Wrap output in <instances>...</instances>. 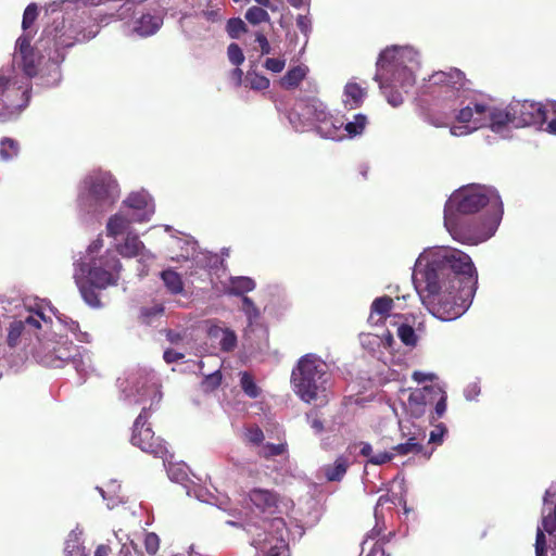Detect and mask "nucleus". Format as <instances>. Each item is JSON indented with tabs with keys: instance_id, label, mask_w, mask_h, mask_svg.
I'll return each mask as SVG.
<instances>
[{
	"instance_id": "40",
	"label": "nucleus",
	"mask_w": 556,
	"mask_h": 556,
	"mask_svg": "<svg viewBox=\"0 0 556 556\" xmlns=\"http://www.w3.org/2000/svg\"><path fill=\"white\" fill-rule=\"evenodd\" d=\"M397 337L406 345H415L417 341L414 328L407 324H403L399 327Z\"/></svg>"
},
{
	"instance_id": "16",
	"label": "nucleus",
	"mask_w": 556,
	"mask_h": 556,
	"mask_svg": "<svg viewBox=\"0 0 556 556\" xmlns=\"http://www.w3.org/2000/svg\"><path fill=\"white\" fill-rule=\"evenodd\" d=\"M439 391L440 386L438 384L426 386L424 388L412 391L406 404V409L409 415L414 418H420L424 416L427 406L431 405V392Z\"/></svg>"
},
{
	"instance_id": "20",
	"label": "nucleus",
	"mask_w": 556,
	"mask_h": 556,
	"mask_svg": "<svg viewBox=\"0 0 556 556\" xmlns=\"http://www.w3.org/2000/svg\"><path fill=\"white\" fill-rule=\"evenodd\" d=\"M543 501L544 505L555 503L553 511L543 516L542 526L551 536L552 556H556V490H546Z\"/></svg>"
},
{
	"instance_id": "27",
	"label": "nucleus",
	"mask_w": 556,
	"mask_h": 556,
	"mask_svg": "<svg viewBox=\"0 0 556 556\" xmlns=\"http://www.w3.org/2000/svg\"><path fill=\"white\" fill-rule=\"evenodd\" d=\"M161 278L172 294H179L184 291V282L181 276L173 270L166 269L161 273Z\"/></svg>"
},
{
	"instance_id": "14",
	"label": "nucleus",
	"mask_w": 556,
	"mask_h": 556,
	"mask_svg": "<svg viewBox=\"0 0 556 556\" xmlns=\"http://www.w3.org/2000/svg\"><path fill=\"white\" fill-rule=\"evenodd\" d=\"M514 127L542 126L546 122V110L542 103L533 101H511Z\"/></svg>"
},
{
	"instance_id": "19",
	"label": "nucleus",
	"mask_w": 556,
	"mask_h": 556,
	"mask_svg": "<svg viewBox=\"0 0 556 556\" xmlns=\"http://www.w3.org/2000/svg\"><path fill=\"white\" fill-rule=\"evenodd\" d=\"M509 126L514 127L510 103L504 109L488 105L486 125L484 127H489L494 132H501Z\"/></svg>"
},
{
	"instance_id": "42",
	"label": "nucleus",
	"mask_w": 556,
	"mask_h": 556,
	"mask_svg": "<svg viewBox=\"0 0 556 556\" xmlns=\"http://www.w3.org/2000/svg\"><path fill=\"white\" fill-rule=\"evenodd\" d=\"M248 441L255 445L257 448L264 443L265 435L258 426H250L245 429Z\"/></svg>"
},
{
	"instance_id": "41",
	"label": "nucleus",
	"mask_w": 556,
	"mask_h": 556,
	"mask_svg": "<svg viewBox=\"0 0 556 556\" xmlns=\"http://www.w3.org/2000/svg\"><path fill=\"white\" fill-rule=\"evenodd\" d=\"M37 17H38L37 5L35 3L28 4L23 14V21H22L23 30L27 31L34 25Z\"/></svg>"
},
{
	"instance_id": "64",
	"label": "nucleus",
	"mask_w": 556,
	"mask_h": 556,
	"mask_svg": "<svg viewBox=\"0 0 556 556\" xmlns=\"http://www.w3.org/2000/svg\"><path fill=\"white\" fill-rule=\"evenodd\" d=\"M547 131L556 135V117L547 123Z\"/></svg>"
},
{
	"instance_id": "31",
	"label": "nucleus",
	"mask_w": 556,
	"mask_h": 556,
	"mask_svg": "<svg viewBox=\"0 0 556 556\" xmlns=\"http://www.w3.org/2000/svg\"><path fill=\"white\" fill-rule=\"evenodd\" d=\"M129 223V219L122 214L113 215L110 217L106 225L108 235L115 237L123 233L127 229Z\"/></svg>"
},
{
	"instance_id": "35",
	"label": "nucleus",
	"mask_w": 556,
	"mask_h": 556,
	"mask_svg": "<svg viewBox=\"0 0 556 556\" xmlns=\"http://www.w3.org/2000/svg\"><path fill=\"white\" fill-rule=\"evenodd\" d=\"M367 125V116L364 114L354 115V119L348 122L344 125V129L348 132L349 137L353 138L361 134H363L365 127Z\"/></svg>"
},
{
	"instance_id": "44",
	"label": "nucleus",
	"mask_w": 556,
	"mask_h": 556,
	"mask_svg": "<svg viewBox=\"0 0 556 556\" xmlns=\"http://www.w3.org/2000/svg\"><path fill=\"white\" fill-rule=\"evenodd\" d=\"M245 396L251 399H262L263 390L255 383L253 377L245 372Z\"/></svg>"
},
{
	"instance_id": "13",
	"label": "nucleus",
	"mask_w": 556,
	"mask_h": 556,
	"mask_svg": "<svg viewBox=\"0 0 556 556\" xmlns=\"http://www.w3.org/2000/svg\"><path fill=\"white\" fill-rule=\"evenodd\" d=\"M31 36L24 34L16 40L14 61L26 76V80L37 76L41 60L47 56L43 49L30 46Z\"/></svg>"
},
{
	"instance_id": "48",
	"label": "nucleus",
	"mask_w": 556,
	"mask_h": 556,
	"mask_svg": "<svg viewBox=\"0 0 556 556\" xmlns=\"http://www.w3.org/2000/svg\"><path fill=\"white\" fill-rule=\"evenodd\" d=\"M144 548L148 554L154 555L160 548V539L154 532H149L144 536Z\"/></svg>"
},
{
	"instance_id": "32",
	"label": "nucleus",
	"mask_w": 556,
	"mask_h": 556,
	"mask_svg": "<svg viewBox=\"0 0 556 556\" xmlns=\"http://www.w3.org/2000/svg\"><path fill=\"white\" fill-rule=\"evenodd\" d=\"M143 248L142 242L137 236H127L125 242L119 248V253L126 257L137 256Z\"/></svg>"
},
{
	"instance_id": "21",
	"label": "nucleus",
	"mask_w": 556,
	"mask_h": 556,
	"mask_svg": "<svg viewBox=\"0 0 556 556\" xmlns=\"http://www.w3.org/2000/svg\"><path fill=\"white\" fill-rule=\"evenodd\" d=\"M252 504L262 513L274 511L277 507L278 496L275 492L266 489H253L249 493Z\"/></svg>"
},
{
	"instance_id": "1",
	"label": "nucleus",
	"mask_w": 556,
	"mask_h": 556,
	"mask_svg": "<svg viewBox=\"0 0 556 556\" xmlns=\"http://www.w3.org/2000/svg\"><path fill=\"white\" fill-rule=\"evenodd\" d=\"M426 299L432 314L441 320H454L468 308L478 274L468 254L457 249L435 252L421 273Z\"/></svg>"
},
{
	"instance_id": "5",
	"label": "nucleus",
	"mask_w": 556,
	"mask_h": 556,
	"mask_svg": "<svg viewBox=\"0 0 556 556\" xmlns=\"http://www.w3.org/2000/svg\"><path fill=\"white\" fill-rule=\"evenodd\" d=\"M329 377L327 365L314 354L302 356L291 374L296 394L305 402L316 401L325 392Z\"/></svg>"
},
{
	"instance_id": "56",
	"label": "nucleus",
	"mask_w": 556,
	"mask_h": 556,
	"mask_svg": "<svg viewBox=\"0 0 556 556\" xmlns=\"http://www.w3.org/2000/svg\"><path fill=\"white\" fill-rule=\"evenodd\" d=\"M412 378L417 383H424L426 381H433L437 377L434 374H426V372L416 370L413 372Z\"/></svg>"
},
{
	"instance_id": "26",
	"label": "nucleus",
	"mask_w": 556,
	"mask_h": 556,
	"mask_svg": "<svg viewBox=\"0 0 556 556\" xmlns=\"http://www.w3.org/2000/svg\"><path fill=\"white\" fill-rule=\"evenodd\" d=\"M161 26V20L151 14H143L138 21L135 30L141 36L153 35Z\"/></svg>"
},
{
	"instance_id": "53",
	"label": "nucleus",
	"mask_w": 556,
	"mask_h": 556,
	"mask_svg": "<svg viewBox=\"0 0 556 556\" xmlns=\"http://www.w3.org/2000/svg\"><path fill=\"white\" fill-rule=\"evenodd\" d=\"M255 41L258 43L262 54H268L270 52V45L264 34L256 33Z\"/></svg>"
},
{
	"instance_id": "4",
	"label": "nucleus",
	"mask_w": 556,
	"mask_h": 556,
	"mask_svg": "<svg viewBox=\"0 0 556 556\" xmlns=\"http://www.w3.org/2000/svg\"><path fill=\"white\" fill-rule=\"evenodd\" d=\"M98 31L99 26L96 24L86 29L79 25H66L64 20L54 21L52 26L43 29L38 40V49L45 50L48 61L58 64L64 60V49L94 38Z\"/></svg>"
},
{
	"instance_id": "2",
	"label": "nucleus",
	"mask_w": 556,
	"mask_h": 556,
	"mask_svg": "<svg viewBox=\"0 0 556 556\" xmlns=\"http://www.w3.org/2000/svg\"><path fill=\"white\" fill-rule=\"evenodd\" d=\"M503 213L500 195L484 187H467L456 191L445 203L444 226L462 243L484 240Z\"/></svg>"
},
{
	"instance_id": "47",
	"label": "nucleus",
	"mask_w": 556,
	"mask_h": 556,
	"mask_svg": "<svg viewBox=\"0 0 556 556\" xmlns=\"http://www.w3.org/2000/svg\"><path fill=\"white\" fill-rule=\"evenodd\" d=\"M227 54L229 61L236 66H239L243 62V52L238 43H230L227 48Z\"/></svg>"
},
{
	"instance_id": "23",
	"label": "nucleus",
	"mask_w": 556,
	"mask_h": 556,
	"mask_svg": "<svg viewBox=\"0 0 556 556\" xmlns=\"http://www.w3.org/2000/svg\"><path fill=\"white\" fill-rule=\"evenodd\" d=\"M258 457L269 460L277 456H289V448L287 441L280 442L278 444L274 443H263L256 451Z\"/></svg>"
},
{
	"instance_id": "34",
	"label": "nucleus",
	"mask_w": 556,
	"mask_h": 556,
	"mask_svg": "<svg viewBox=\"0 0 556 556\" xmlns=\"http://www.w3.org/2000/svg\"><path fill=\"white\" fill-rule=\"evenodd\" d=\"M249 85L253 90H266L269 87V79L264 75H260L252 70L245 73V86Z\"/></svg>"
},
{
	"instance_id": "15",
	"label": "nucleus",
	"mask_w": 556,
	"mask_h": 556,
	"mask_svg": "<svg viewBox=\"0 0 556 556\" xmlns=\"http://www.w3.org/2000/svg\"><path fill=\"white\" fill-rule=\"evenodd\" d=\"M245 317L249 321V329H245V339L251 340L250 333H253L257 344L266 343L269 334L268 327L264 321L260 308L256 307L253 301L248 296H245Z\"/></svg>"
},
{
	"instance_id": "61",
	"label": "nucleus",
	"mask_w": 556,
	"mask_h": 556,
	"mask_svg": "<svg viewBox=\"0 0 556 556\" xmlns=\"http://www.w3.org/2000/svg\"><path fill=\"white\" fill-rule=\"evenodd\" d=\"M359 453H361V455H363L365 457H368V459H369L370 456H372V447H371V445L369 443L362 442L361 443Z\"/></svg>"
},
{
	"instance_id": "22",
	"label": "nucleus",
	"mask_w": 556,
	"mask_h": 556,
	"mask_svg": "<svg viewBox=\"0 0 556 556\" xmlns=\"http://www.w3.org/2000/svg\"><path fill=\"white\" fill-rule=\"evenodd\" d=\"M366 93V89L358 84L348 83L344 87V94L346 97L345 105L351 110L359 108L364 102Z\"/></svg>"
},
{
	"instance_id": "9",
	"label": "nucleus",
	"mask_w": 556,
	"mask_h": 556,
	"mask_svg": "<svg viewBox=\"0 0 556 556\" xmlns=\"http://www.w3.org/2000/svg\"><path fill=\"white\" fill-rule=\"evenodd\" d=\"M281 523L282 520L279 518L270 521L262 519V525L245 523V533L251 536L250 544L257 551L256 556H289L286 541L266 532L267 525L274 527Z\"/></svg>"
},
{
	"instance_id": "36",
	"label": "nucleus",
	"mask_w": 556,
	"mask_h": 556,
	"mask_svg": "<svg viewBox=\"0 0 556 556\" xmlns=\"http://www.w3.org/2000/svg\"><path fill=\"white\" fill-rule=\"evenodd\" d=\"M18 143L11 138H4L0 144V155L2 160H11L18 154Z\"/></svg>"
},
{
	"instance_id": "37",
	"label": "nucleus",
	"mask_w": 556,
	"mask_h": 556,
	"mask_svg": "<svg viewBox=\"0 0 556 556\" xmlns=\"http://www.w3.org/2000/svg\"><path fill=\"white\" fill-rule=\"evenodd\" d=\"M222 383V374L219 370L206 375L201 381V389L205 393L215 391Z\"/></svg>"
},
{
	"instance_id": "50",
	"label": "nucleus",
	"mask_w": 556,
	"mask_h": 556,
	"mask_svg": "<svg viewBox=\"0 0 556 556\" xmlns=\"http://www.w3.org/2000/svg\"><path fill=\"white\" fill-rule=\"evenodd\" d=\"M102 247H103L102 239L98 238V239L93 240L87 248L85 257L80 258L79 261H89L91 257H98L97 254L100 252Z\"/></svg>"
},
{
	"instance_id": "43",
	"label": "nucleus",
	"mask_w": 556,
	"mask_h": 556,
	"mask_svg": "<svg viewBox=\"0 0 556 556\" xmlns=\"http://www.w3.org/2000/svg\"><path fill=\"white\" fill-rule=\"evenodd\" d=\"M226 31L232 39H238L243 33V21L240 17H232L227 21Z\"/></svg>"
},
{
	"instance_id": "25",
	"label": "nucleus",
	"mask_w": 556,
	"mask_h": 556,
	"mask_svg": "<svg viewBox=\"0 0 556 556\" xmlns=\"http://www.w3.org/2000/svg\"><path fill=\"white\" fill-rule=\"evenodd\" d=\"M348 467V459L339 456L333 464L324 467V475L328 481H340L346 473Z\"/></svg>"
},
{
	"instance_id": "6",
	"label": "nucleus",
	"mask_w": 556,
	"mask_h": 556,
	"mask_svg": "<svg viewBox=\"0 0 556 556\" xmlns=\"http://www.w3.org/2000/svg\"><path fill=\"white\" fill-rule=\"evenodd\" d=\"M84 192L80 199L87 202L89 210L101 213L114 205L118 200L121 190L117 180L110 172L94 169L83 180Z\"/></svg>"
},
{
	"instance_id": "3",
	"label": "nucleus",
	"mask_w": 556,
	"mask_h": 556,
	"mask_svg": "<svg viewBox=\"0 0 556 556\" xmlns=\"http://www.w3.org/2000/svg\"><path fill=\"white\" fill-rule=\"evenodd\" d=\"M74 279L84 301L92 308L102 307L99 291L117 286L122 264L114 251L106 250L89 261H77Z\"/></svg>"
},
{
	"instance_id": "52",
	"label": "nucleus",
	"mask_w": 556,
	"mask_h": 556,
	"mask_svg": "<svg viewBox=\"0 0 556 556\" xmlns=\"http://www.w3.org/2000/svg\"><path fill=\"white\" fill-rule=\"evenodd\" d=\"M185 357L184 353L177 352L173 349L164 351L163 358L167 364H173L181 361Z\"/></svg>"
},
{
	"instance_id": "45",
	"label": "nucleus",
	"mask_w": 556,
	"mask_h": 556,
	"mask_svg": "<svg viewBox=\"0 0 556 556\" xmlns=\"http://www.w3.org/2000/svg\"><path fill=\"white\" fill-rule=\"evenodd\" d=\"M124 203L135 210H143L148 205V199L142 193H130Z\"/></svg>"
},
{
	"instance_id": "49",
	"label": "nucleus",
	"mask_w": 556,
	"mask_h": 556,
	"mask_svg": "<svg viewBox=\"0 0 556 556\" xmlns=\"http://www.w3.org/2000/svg\"><path fill=\"white\" fill-rule=\"evenodd\" d=\"M285 65L286 60L279 58H268L264 64L265 68L273 73H280L285 68Z\"/></svg>"
},
{
	"instance_id": "12",
	"label": "nucleus",
	"mask_w": 556,
	"mask_h": 556,
	"mask_svg": "<svg viewBox=\"0 0 556 556\" xmlns=\"http://www.w3.org/2000/svg\"><path fill=\"white\" fill-rule=\"evenodd\" d=\"M77 355V345L73 342H47L40 344L35 358L46 367L62 368Z\"/></svg>"
},
{
	"instance_id": "18",
	"label": "nucleus",
	"mask_w": 556,
	"mask_h": 556,
	"mask_svg": "<svg viewBox=\"0 0 556 556\" xmlns=\"http://www.w3.org/2000/svg\"><path fill=\"white\" fill-rule=\"evenodd\" d=\"M486 104L470 102L458 111L455 118L462 124L472 123L475 128H481L486 125Z\"/></svg>"
},
{
	"instance_id": "51",
	"label": "nucleus",
	"mask_w": 556,
	"mask_h": 556,
	"mask_svg": "<svg viewBox=\"0 0 556 556\" xmlns=\"http://www.w3.org/2000/svg\"><path fill=\"white\" fill-rule=\"evenodd\" d=\"M394 457V453L389 452H379L377 454H372L368 459V463L372 465H383L392 460Z\"/></svg>"
},
{
	"instance_id": "58",
	"label": "nucleus",
	"mask_w": 556,
	"mask_h": 556,
	"mask_svg": "<svg viewBox=\"0 0 556 556\" xmlns=\"http://www.w3.org/2000/svg\"><path fill=\"white\" fill-rule=\"evenodd\" d=\"M205 18L210 22H220L223 20V15L220 14V10H207L203 12Z\"/></svg>"
},
{
	"instance_id": "54",
	"label": "nucleus",
	"mask_w": 556,
	"mask_h": 556,
	"mask_svg": "<svg viewBox=\"0 0 556 556\" xmlns=\"http://www.w3.org/2000/svg\"><path fill=\"white\" fill-rule=\"evenodd\" d=\"M42 318H43V314L37 313V317H35L33 315H28L24 320H22V323H24V328H26L28 326L30 328L38 329L41 326L40 319H42Z\"/></svg>"
},
{
	"instance_id": "11",
	"label": "nucleus",
	"mask_w": 556,
	"mask_h": 556,
	"mask_svg": "<svg viewBox=\"0 0 556 556\" xmlns=\"http://www.w3.org/2000/svg\"><path fill=\"white\" fill-rule=\"evenodd\" d=\"M468 80L465 74L455 67L448 71L434 72L428 78L427 88L430 92H438L443 100L455 102L466 90Z\"/></svg>"
},
{
	"instance_id": "17",
	"label": "nucleus",
	"mask_w": 556,
	"mask_h": 556,
	"mask_svg": "<svg viewBox=\"0 0 556 556\" xmlns=\"http://www.w3.org/2000/svg\"><path fill=\"white\" fill-rule=\"evenodd\" d=\"M207 337L212 344L218 345L223 352H231L237 346V334L229 328L222 327L216 321H207Z\"/></svg>"
},
{
	"instance_id": "28",
	"label": "nucleus",
	"mask_w": 556,
	"mask_h": 556,
	"mask_svg": "<svg viewBox=\"0 0 556 556\" xmlns=\"http://www.w3.org/2000/svg\"><path fill=\"white\" fill-rule=\"evenodd\" d=\"M399 455H407V454H424L426 458L431 456L432 452H425L424 445L416 441V438H409L405 443H401L395 445L392 448Z\"/></svg>"
},
{
	"instance_id": "38",
	"label": "nucleus",
	"mask_w": 556,
	"mask_h": 556,
	"mask_svg": "<svg viewBox=\"0 0 556 556\" xmlns=\"http://www.w3.org/2000/svg\"><path fill=\"white\" fill-rule=\"evenodd\" d=\"M245 20L255 25L269 21V15L264 8L252 7L245 12Z\"/></svg>"
},
{
	"instance_id": "62",
	"label": "nucleus",
	"mask_w": 556,
	"mask_h": 556,
	"mask_svg": "<svg viewBox=\"0 0 556 556\" xmlns=\"http://www.w3.org/2000/svg\"><path fill=\"white\" fill-rule=\"evenodd\" d=\"M111 553V547L105 544H101L96 548L93 556H109Z\"/></svg>"
},
{
	"instance_id": "57",
	"label": "nucleus",
	"mask_w": 556,
	"mask_h": 556,
	"mask_svg": "<svg viewBox=\"0 0 556 556\" xmlns=\"http://www.w3.org/2000/svg\"><path fill=\"white\" fill-rule=\"evenodd\" d=\"M296 26L303 34H306L311 29V21L305 15H299Z\"/></svg>"
},
{
	"instance_id": "10",
	"label": "nucleus",
	"mask_w": 556,
	"mask_h": 556,
	"mask_svg": "<svg viewBox=\"0 0 556 556\" xmlns=\"http://www.w3.org/2000/svg\"><path fill=\"white\" fill-rule=\"evenodd\" d=\"M148 418L147 408H143L134 422L130 442L142 452L166 460L169 454L166 443L162 438L155 437L154 431L148 425Z\"/></svg>"
},
{
	"instance_id": "46",
	"label": "nucleus",
	"mask_w": 556,
	"mask_h": 556,
	"mask_svg": "<svg viewBox=\"0 0 556 556\" xmlns=\"http://www.w3.org/2000/svg\"><path fill=\"white\" fill-rule=\"evenodd\" d=\"M545 530L542 526L538 528L536 530V538H535V556H546L547 553V544H546V538H545Z\"/></svg>"
},
{
	"instance_id": "33",
	"label": "nucleus",
	"mask_w": 556,
	"mask_h": 556,
	"mask_svg": "<svg viewBox=\"0 0 556 556\" xmlns=\"http://www.w3.org/2000/svg\"><path fill=\"white\" fill-rule=\"evenodd\" d=\"M446 392L440 387L439 392H431V404H434L433 419L443 417L446 412Z\"/></svg>"
},
{
	"instance_id": "59",
	"label": "nucleus",
	"mask_w": 556,
	"mask_h": 556,
	"mask_svg": "<svg viewBox=\"0 0 556 556\" xmlns=\"http://www.w3.org/2000/svg\"><path fill=\"white\" fill-rule=\"evenodd\" d=\"M230 79L236 87H240L242 83V71L239 66L231 71Z\"/></svg>"
},
{
	"instance_id": "30",
	"label": "nucleus",
	"mask_w": 556,
	"mask_h": 556,
	"mask_svg": "<svg viewBox=\"0 0 556 556\" xmlns=\"http://www.w3.org/2000/svg\"><path fill=\"white\" fill-rule=\"evenodd\" d=\"M393 307V300L390 296H380L374 300L371 304V314L370 318L374 317V314L380 316V319L384 320L389 316L390 311Z\"/></svg>"
},
{
	"instance_id": "24",
	"label": "nucleus",
	"mask_w": 556,
	"mask_h": 556,
	"mask_svg": "<svg viewBox=\"0 0 556 556\" xmlns=\"http://www.w3.org/2000/svg\"><path fill=\"white\" fill-rule=\"evenodd\" d=\"M307 74V67L298 65L290 68L280 79V86L286 90L296 88Z\"/></svg>"
},
{
	"instance_id": "55",
	"label": "nucleus",
	"mask_w": 556,
	"mask_h": 556,
	"mask_svg": "<svg viewBox=\"0 0 556 556\" xmlns=\"http://www.w3.org/2000/svg\"><path fill=\"white\" fill-rule=\"evenodd\" d=\"M445 431L446 428L444 427V425L441 424L437 426V430L430 432L429 443L440 444L442 442V438Z\"/></svg>"
},
{
	"instance_id": "29",
	"label": "nucleus",
	"mask_w": 556,
	"mask_h": 556,
	"mask_svg": "<svg viewBox=\"0 0 556 556\" xmlns=\"http://www.w3.org/2000/svg\"><path fill=\"white\" fill-rule=\"evenodd\" d=\"M380 85V89L382 93L386 96L388 102L392 106H399L403 103V90L392 85H389L387 80L380 79L378 80Z\"/></svg>"
},
{
	"instance_id": "60",
	"label": "nucleus",
	"mask_w": 556,
	"mask_h": 556,
	"mask_svg": "<svg viewBox=\"0 0 556 556\" xmlns=\"http://www.w3.org/2000/svg\"><path fill=\"white\" fill-rule=\"evenodd\" d=\"M368 556H386L383 544L380 542H376Z\"/></svg>"
},
{
	"instance_id": "8",
	"label": "nucleus",
	"mask_w": 556,
	"mask_h": 556,
	"mask_svg": "<svg viewBox=\"0 0 556 556\" xmlns=\"http://www.w3.org/2000/svg\"><path fill=\"white\" fill-rule=\"evenodd\" d=\"M377 70L376 80H387L389 85L404 92L415 84L413 71L404 65V51L396 47L387 48L379 54Z\"/></svg>"
},
{
	"instance_id": "63",
	"label": "nucleus",
	"mask_w": 556,
	"mask_h": 556,
	"mask_svg": "<svg viewBox=\"0 0 556 556\" xmlns=\"http://www.w3.org/2000/svg\"><path fill=\"white\" fill-rule=\"evenodd\" d=\"M166 337H167V340H168L169 342H172V343H178L179 341H181V340H182L181 334H180V333H178V332H175V331H173V330H169V331L167 332V336H166Z\"/></svg>"
},
{
	"instance_id": "39",
	"label": "nucleus",
	"mask_w": 556,
	"mask_h": 556,
	"mask_svg": "<svg viewBox=\"0 0 556 556\" xmlns=\"http://www.w3.org/2000/svg\"><path fill=\"white\" fill-rule=\"evenodd\" d=\"M24 323L22 320H14L11 323L9 332H8V344L11 348H14L17 345L18 340L24 331Z\"/></svg>"
},
{
	"instance_id": "7",
	"label": "nucleus",
	"mask_w": 556,
	"mask_h": 556,
	"mask_svg": "<svg viewBox=\"0 0 556 556\" xmlns=\"http://www.w3.org/2000/svg\"><path fill=\"white\" fill-rule=\"evenodd\" d=\"M30 85L18 78L13 68L0 71V123L16 118L28 105Z\"/></svg>"
}]
</instances>
